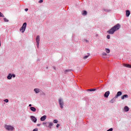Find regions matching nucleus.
I'll list each match as a JSON object with an SVG mask.
<instances>
[{
    "label": "nucleus",
    "instance_id": "aec40b11",
    "mask_svg": "<svg viewBox=\"0 0 131 131\" xmlns=\"http://www.w3.org/2000/svg\"><path fill=\"white\" fill-rule=\"evenodd\" d=\"M34 92H35L36 94H38L39 93V89H35Z\"/></svg>",
    "mask_w": 131,
    "mask_h": 131
},
{
    "label": "nucleus",
    "instance_id": "e433bc0d",
    "mask_svg": "<svg viewBox=\"0 0 131 131\" xmlns=\"http://www.w3.org/2000/svg\"><path fill=\"white\" fill-rule=\"evenodd\" d=\"M40 125H41V124H37V126H40Z\"/></svg>",
    "mask_w": 131,
    "mask_h": 131
},
{
    "label": "nucleus",
    "instance_id": "412c9836",
    "mask_svg": "<svg viewBox=\"0 0 131 131\" xmlns=\"http://www.w3.org/2000/svg\"><path fill=\"white\" fill-rule=\"evenodd\" d=\"M105 52L107 54H109V53H110V49H109L108 48H105Z\"/></svg>",
    "mask_w": 131,
    "mask_h": 131
},
{
    "label": "nucleus",
    "instance_id": "7c9ffc66",
    "mask_svg": "<svg viewBox=\"0 0 131 131\" xmlns=\"http://www.w3.org/2000/svg\"><path fill=\"white\" fill-rule=\"evenodd\" d=\"M4 102H5L6 103H8V102H9V100L8 99H5V100H4Z\"/></svg>",
    "mask_w": 131,
    "mask_h": 131
},
{
    "label": "nucleus",
    "instance_id": "0eeeda50",
    "mask_svg": "<svg viewBox=\"0 0 131 131\" xmlns=\"http://www.w3.org/2000/svg\"><path fill=\"white\" fill-rule=\"evenodd\" d=\"M109 95H110V92L107 91L105 93L104 97H105V98H108V97H109Z\"/></svg>",
    "mask_w": 131,
    "mask_h": 131
},
{
    "label": "nucleus",
    "instance_id": "1a4fd4ad",
    "mask_svg": "<svg viewBox=\"0 0 131 131\" xmlns=\"http://www.w3.org/2000/svg\"><path fill=\"white\" fill-rule=\"evenodd\" d=\"M45 119H47V116L46 115L43 116L40 118L41 121H45Z\"/></svg>",
    "mask_w": 131,
    "mask_h": 131
},
{
    "label": "nucleus",
    "instance_id": "c85d7f7f",
    "mask_svg": "<svg viewBox=\"0 0 131 131\" xmlns=\"http://www.w3.org/2000/svg\"><path fill=\"white\" fill-rule=\"evenodd\" d=\"M110 103H114V99H112V100L110 101Z\"/></svg>",
    "mask_w": 131,
    "mask_h": 131
},
{
    "label": "nucleus",
    "instance_id": "f03ea898",
    "mask_svg": "<svg viewBox=\"0 0 131 131\" xmlns=\"http://www.w3.org/2000/svg\"><path fill=\"white\" fill-rule=\"evenodd\" d=\"M121 26L119 24H117V25H115L114 27H113L114 30L115 31H117L119 29H120Z\"/></svg>",
    "mask_w": 131,
    "mask_h": 131
},
{
    "label": "nucleus",
    "instance_id": "2eb2a0df",
    "mask_svg": "<svg viewBox=\"0 0 131 131\" xmlns=\"http://www.w3.org/2000/svg\"><path fill=\"white\" fill-rule=\"evenodd\" d=\"M124 110L126 112H127V111H129V108H128V106H125L124 108Z\"/></svg>",
    "mask_w": 131,
    "mask_h": 131
},
{
    "label": "nucleus",
    "instance_id": "7ed1b4c3",
    "mask_svg": "<svg viewBox=\"0 0 131 131\" xmlns=\"http://www.w3.org/2000/svg\"><path fill=\"white\" fill-rule=\"evenodd\" d=\"M58 102L61 109H63V106H64V102H63V99H59L58 100Z\"/></svg>",
    "mask_w": 131,
    "mask_h": 131
},
{
    "label": "nucleus",
    "instance_id": "ea45409f",
    "mask_svg": "<svg viewBox=\"0 0 131 131\" xmlns=\"http://www.w3.org/2000/svg\"><path fill=\"white\" fill-rule=\"evenodd\" d=\"M54 69L56 70V68H54Z\"/></svg>",
    "mask_w": 131,
    "mask_h": 131
},
{
    "label": "nucleus",
    "instance_id": "b1692460",
    "mask_svg": "<svg viewBox=\"0 0 131 131\" xmlns=\"http://www.w3.org/2000/svg\"><path fill=\"white\" fill-rule=\"evenodd\" d=\"M88 91H89L90 92H95L96 91V89H89Z\"/></svg>",
    "mask_w": 131,
    "mask_h": 131
},
{
    "label": "nucleus",
    "instance_id": "a211bd4d",
    "mask_svg": "<svg viewBox=\"0 0 131 131\" xmlns=\"http://www.w3.org/2000/svg\"><path fill=\"white\" fill-rule=\"evenodd\" d=\"M12 74H9L7 76L8 79H12Z\"/></svg>",
    "mask_w": 131,
    "mask_h": 131
},
{
    "label": "nucleus",
    "instance_id": "c9c22d12",
    "mask_svg": "<svg viewBox=\"0 0 131 131\" xmlns=\"http://www.w3.org/2000/svg\"><path fill=\"white\" fill-rule=\"evenodd\" d=\"M12 76L13 77H16V75L15 74H12Z\"/></svg>",
    "mask_w": 131,
    "mask_h": 131
},
{
    "label": "nucleus",
    "instance_id": "4c0bfd02",
    "mask_svg": "<svg viewBox=\"0 0 131 131\" xmlns=\"http://www.w3.org/2000/svg\"><path fill=\"white\" fill-rule=\"evenodd\" d=\"M25 11H26V12H27V11H28V9L26 8V9H25Z\"/></svg>",
    "mask_w": 131,
    "mask_h": 131
},
{
    "label": "nucleus",
    "instance_id": "72a5a7b5",
    "mask_svg": "<svg viewBox=\"0 0 131 131\" xmlns=\"http://www.w3.org/2000/svg\"><path fill=\"white\" fill-rule=\"evenodd\" d=\"M43 2V1H42V0H40V1H39V3H42Z\"/></svg>",
    "mask_w": 131,
    "mask_h": 131
},
{
    "label": "nucleus",
    "instance_id": "f8f14e48",
    "mask_svg": "<svg viewBox=\"0 0 131 131\" xmlns=\"http://www.w3.org/2000/svg\"><path fill=\"white\" fill-rule=\"evenodd\" d=\"M123 66L124 67H126L127 68H131V65L128 64H124Z\"/></svg>",
    "mask_w": 131,
    "mask_h": 131
},
{
    "label": "nucleus",
    "instance_id": "5701e85b",
    "mask_svg": "<svg viewBox=\"0 0 131 131\" xmlns=\"http://www.w3.org/2000/svg\"><path fill=\"white\" fill-rule=\"evenodd\" d=\"M69 71H71V70H66L64 71V74H67V72H69Z\"/></svg>",
    "mask_w": 131,
    "mask_h": 131
},
{
    "label": "nucleus",
    "instance_id": "6e6552de",
    "mask_svg": "<svg viewBox=\"0 0 131 131\" xmlns=\"http://www.w3.org/2000/svg\"><path fill=\"white\" fill-rule=\"evenodd\" d=\"M122 95V93L120 91L118 92L117 95L115 96V98H117L118 97H120V96H121Z\"/></svg>",
    "mask_w": 131,
    "mask_h": 131
},
{
    "label": "nucleus",
    "instance_id": "f3484780",
    "mask_svg": "<svg viewBox=\"0 0 131 131\" xmlns=\"http://www.w3.org/2000/svg\"><path fill=\"white\" fill-rule=\"evenodd\" d=\"M82 15H83V16L88 15V12H86V11H82Z\"/></svg>",
    "mask_w": 131,
    "mask_h": 131
},
{
    "label": "nucleus",
    "instance_id": "9b49d317",
    "mask_svg": "<svg viewBox=\"0 0 131 131\" xmlns=\"http://www.w3.org/2000/svg\"><path fill=\"white\" fill-rule=\"evenodd\" d=\"M124 98H128V95L125 94L123 96H121V99H122V100H124Z\"/></svg>",
    "mask_w": 131,
    "mask_h": 131
},
{
    "label": "nucleus",
    "instance_id": "473e14b6",
    "mask_svg": "<svg viewBox=\"0 0 131 131\" xmlns=\"http://www.w3.org/2000/svg\"><path fill=\"white\" fill-rule=\"evenodd\" d=\"M59 126H60V124H57V125H56V127L58 128Z\"/></svg>",
    "mask_w": 131,
    "mask_h": 131
},
{
    "label": "nucleus",
    "instance_id": "4be33fe9",
    "mask_svg": "<svg viewBox=\"0 0 131 131\" xmlns=\"http://www.w3.org/2000/svg\"><path fill=\"white\" fill-rule=\"evenodd\" d=\"M89 57H90V55H86V56L83 57V59L85 60V59H88V58H89Z\"/></svg>",
    "mask_w": 131,
    "mask_h": 131
},
{
    "label": "nucleus",
    "instance_id": "6ab92c4d",
    "mask_svg": "<svg viewBox=\"0 0 131 131\" xmlns=\"http://www.w3.org/2000/svg\"><path fill=\"white\" fill-rule=\"evenodd\" d=\"M25 29H24V28L21 27V28L20 29V31H21L22 33H24V31H25Z\"/></svg>",
    "mask_w": 131,
    "mask_h": 131
},
{
    "label": "nucleus",
    "instance_id": "9d476101",
    "mask_svg": "<svg viewBox=\"0 0 131 131\" xmlns=\"http://www.w3.org/2000/svg\"><path fill=\"white\" fill-rule=\"evenodd\" d=\"M129 15H130V12L129 10H126V17H129Z\"/></svg>",
    "mask_w": 131,
    "mask_h": 131
},
{
    "label": "nucleus",
    "instance_id": "20e7f679",
    "mask_svg": "<svg viewBox=\"0 0 131 131\" xmlns=\"http://www.w3.org/2000/svg\"><path fill=\"white\" fill-rule=\"evenodd\" d=\"M115 32V30L112 27L110 30L107 31V33H108V34H114Z\"/></svg>",
    "mask_w": 131,
    "mask_h": 131
},
{
    "label": "nucleus",
    "instance_id": "393cba45",
    "mask_svg": "<svg viewBox=\"0 0 131 131\" xmlns=\"http://www.w3.org/2000/svg\"><path fill=\"white\" fill-rule=\"evenodd\" d=\"M4 21L5 22H9V20L7 19L6 18H4Z\"/></svg>",
    "mask_w": 131,
    "mask_h": 131
},
{
    "label": "nucleus",
    "instance_id": "423d86ee",
    "mask_svg": "<svg viewBox=\"0 0 131 131\" xmlns=\"http://www.w3.org/2000/svg\"><path fill=\"white\" fill-rule=\"evenodd\" d=\"M31 119L33 121V122H36L37 119H36V118L35 117L32 116H31Z\"/></svg>",
    "mask_w": 131,
    "mask_h": 131
},
{
    "label": "nucleus",
    "instance_id": "ddd939ff",
    "mask_svg": "<svg viewBox=\"0 0 131 131\" xmlns=\"http://www.w3.org/2000/svg\"><path fill=\"white\" fill-rule=\"evenodd\" d=\"M49 125L48 126V127L49 128H52V126H53V123L52 122H49L48 123Z\"/></svg>",
    "mask_w": 131,
    "mask_h": 131
},
{
    "label": "nucleus",
    "instance_id": "4468645a",
    "mask_svg": "<svg viewBox=\"0 0 131 131\" xmlns=\"http://www.w3.org/2000/svg\"><path fill=\"white\" fill-rule=\"evenodd\" d=\"M26 26H27V24L26 23H24L21 27L25 29H26Z\"/></svg>",
    "mask_w": 131,
    "mask_h": 131
},
{
    "label": "nucleus",
    "instance_id": "a19ab883",
    "mask_svg": "<svg viewBox=\"0 0 131 131\" xmlns=\"http://www.w3.org/2000/svg\"><path fill=\"white\" fill-rule=\"evenodd\" d=\"M54 69L56 70V68H54Z\"/></svg>",
    "mask_w": 131,
    "mask_h": 131
},
{
    "label": "nucleus",
    "instance_id": "bb28decb",
    "mask_svg": "<svg viewBox=\"0 0 131 131\" xmlns=\"http://www.w3.org/2000/svg\"><path fill=\"white\" fill-rule=\"evenodd\" d=\"M0 17H5V16L4 15V14L3 13H2V12H0Z\"/></svg>",
    "mask_w": 131,
    "mask_h": 131
},
{
    "label": "nucleus",
    "instance_id": "f257e3e1",
    "mask_svg": "<svg viewBox=\"0 0 131 131\" xmlns=\"http://www.w3.org/2000/svg\"><path fill=\"white\" fill-rule=\"evenodd\" d=\"M5 128H6L7 130H9V131H13L14 130V129H15L14 127L11 125H6L5 126Z\"/></svg>",
    "mask_w": 131,
    "mask_h": 131
},
{
    "label": "nucleus",
    "instance_id": "dca6fc26",
    "mask_svg": "<svg viewBox=\"0 0 131 131\" xmlns=\"http://www.w3.org/2000/svg\"><path fill=\"white\" fill-rule=\"evenodd\" d=\"M30 110L31 111H33V112H35V111H36V108H35L34 107H31Z\"/></svg>",
    "mask_w": 131,
    "mask_h": 131
},
{
    "label": "nucleus",
    "instance_id": "58836bf2",
    "mask_svg": "<svg viewBox=\"0 0 131 131\" xmlns=\"http://www.w3.org/2000/svg\"><path fill=\"white\" fill-rule=\"evenodd\" d=\"M31 106H32V105L31 104H30L29 105V107H31Z\"/></svg>",
    "mask_w": 131,
    "mask_h": 131
},
{
    "label": "nucleus",
    "instance_id": "a878e982",
    "mask_svg": "<svg viewBox=\"0 0 131 131\" xmlns=\"http://www.w3.org/2000/svg\"><path fill=\"white\" fill-rule=\"evenodd\" d=\"M53 122L54 123H58V120H56V119L54 120L53 121Z\"/></svg>",
    "mask_w": 131,
    "mask_h": 131
},
{
    "label": "nucleus",
    "instance_id": "2f4dec72",
    "mask_svg": "<svg viewBox=\"0 0 131 131\" xmlns=\"http://www.w3.org/2000/svg\"><path fill=\"white\" fill-rule=\"evenodd\" d=\"M112 130H113V128H111L108 130H107V131H112Z\"/></svg>",
    "mask_w": 131,
    "mask_h": 131
},
{
    "label": "nucleus",
    "instance_id": "f704fd0d",
    "mask_svg": "<svg viewBox=\"0 0 131 131\" xmlns=\"http://www.w3.org/2000/svg\"><path fill=\"white\" fill-rule=\"evenodd\" d=\"M47 122H43L42 123V124H43V125H46V124H47Z\"/></svg>",
    "mask_w": 131,
    "mask_h": 131
},
{
    "label": "nucleus",
    "instance_id": "c756f323",
    "mask_svg": "<svg viewBox=\"0 0 131 131\" xmlns=\"http://www.w3.org/2000/svg\"><path fill=\"white\" fill-rule=\"evenodd\" d=\"M102 56H107V54L105 52L102 53Z\"/></svg>",
    "mask_w": 131,
    "mask_h": 131
},
{
    "label": "nucleus",
    "instance_id": "cd10ccee",
    "mask_svg": "<svg viewBox=\"0 0 131 131\" xmlns=\"http://www.w3.org/2000/svg\"><path fill=\"white\" fill-rule=\"evenodd\" d=\"M107 39H110V35H107L106 36Z\"/></svg>",
    "mask_w": 131,
    "mask_h": 131
},
{
    "label": "nucleus",
    "instance_id": "39448f33",
    "mask_svg": "<svg viewBox=\"0 0 131 131\" xmlns=\"http://www.w3.org/2000/svg\"><path fill=\"white\" fill-rule=\"evenodd\" d=\"M40 38L39 37V36H37L36 38V42H37V47L38 48V47H39V40H40Z\"/></svg>",
    "mask_w": 131,
    "mask_h": 131
}]
</instances>
